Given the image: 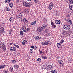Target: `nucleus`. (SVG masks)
Listing matches in <instances>:
<instances>
[{
	"mask_svg": "<svg viewBox=\"0 0 73 73\" xmlns=\"http://www.w3.org/2000/svg\"><path fill=\"white\" fill-rule=\"evenodd\" d=\"M16 61V60H12V62L13 63V62H15Z\"/></svg>",
	"mask_w": 73,
	"mask_h": 73,
	"instance_id": "obj_33",
	"label": "nucleus"
},
{
	"mask_svg": "<svg viewBox=\"0 0 73 73\" xmlns=\"http://www.w3.org/2000/svg\"><path fill=\"white\" fill-rule=\"evenodd\" d=\"M54 25V23H53V22H52L51 23V25L52 26H53Z\"/></svg>",
	"mask_w": 73,
	"mask_h": 73,
	"instance_id": "obj_48",
	"label": "nucleus"
},
{
	"mask_svg": "<svg viewBox=\"0 0 73 73\" xmlns=\"http://www.w3.org/2000/svg\"><path fill=\"white\" fill-rule=\"evenodd\" d=\"M42 58H44V59H46L47 58V57H46V56H43L42 57Z\"/></svg>",
	"mask_w": 73,
	"mask_h": 73,
	"instance_id": "obj_38",
	"label": "nucleus"
},
{
	"mask_svg": "<svg viewBox=\"0 0 73 73\" xmlns=\"http://www.w3.org/2000/svg\"><path fill=\"white\" fill-rule=\"evenodd\" d=\"M40 52L41 54H42V51H40Z\"/></svg>",
	"mask_w": 73,
	"mask_h": 73,
	"instance_id": "obj_51",
	"label": "nucleus"
},
{
	"mask_svg": "<svg viewBox=\"0 0 73 73\" xmlns=\"http://www.w3.org/2000/svg\"><path fill=\"white\" fill-rule=\"evenodd\" d=\"M62 34H64V33H62Z\"/></svg>",
	"mask_w": 73,
	"mask_h": 73,
	"instance_id": "obj_62",
	"label": "nucleus"
},
{
	"mask_svg": "<svg viewBox=\"0 0 73 73\" xmlns=\"http://www.w3.org/2000/svg\"><path fill=\"white\" fill-rule=\"evenodd\" d=\"M31 48L32 49H34V48H35V46H31Z\"/></svg>",
	"mask_w": 73,
	"mask_h": 73,
	"instance_id": "obj_42",
	"label": "nucleus"
},
{
	"mask_svg": "<svg viewBox=\"0 0 73 73\" xmlns=\"http://www.w3.org/2000/svg\"><path fill=\"white\" fill-rule=\"evenodd\" d=\"M52 8H53V3H51L49 4L48 8L50 10H51L52 9Z\"/></svg>",
	"mask_w": 73,
	"mask_h": 73,
	"instance_id": "obj_6",
	"label": "nucleus"
},
{
	"mask_svg": "<svg viewBox=\"0 0 73 73\" xmlns=\"http://www.w3.org/2000/svg\"><path fill=\"white\" fill-rule=\"evenodd\" d=\"M51 72H52V73H54V71L53 70H51Z\"/></svg>",
	"mask_w": 73,
	"mask_h": 73,
	"instance_id": "obj_52",
	"label": "nucleus"
},
{
	"mask_svg": "<svg viewBox=\"0 0 73 73\" xmlns=\"http://www.w3.org/2000/svg\"><path fill=\"white\" fill-rule=\"evenodd\" d=\"M60 43H61V44H62V43H63L64 42V40H62L60 42Z\"/></svg>",
	"mask_w": 73,
	"mask_h": 73,
	"instance_id": "obj_36",
	"label": "nucleus"
},
{
	"mask_svg": "<svg viewBox=\"0 0 73 73\" xmlns=\"http://www.w3.org/2000/svg\"><path fill=\"white\" fill-rule=\"evenodd\" d=\"M23 15H24V13H20L18 15H17V18H19H19H21L23 17Z\"/></svg>",
	"mask_w": 73,
	"mask_h": 73,
	"instance_id": "obj_4",
	"label": "nucleus"
},
{
	"mask_svg": "<svg viewBox=\"0 0 73 73\" xmlns=\"http://www.w3.org/2000/svg\"><path fill=\"white\" fill-rule=\"evenodd\" d=\"M27 31L28 32H29V31H30V29H29V28H27Z\"/></svg>",
	"mask_w": 73,
	"mask_h": 73,
	"instance_id": "obj_43",
	"label": "nucleus"
},
{
	"mask_svg": "<svg viewBox=\"0 0 73 73\" xmlns=\"http://www.w3.org/2000/svg\"><path fill=\"white\" fill-rule=\"evenodd\" d=\"M30 4L31 5H32V4H33V1H31V2H30Z\"/></svg>",
	"mask_w": 73,
	"mask_h": 73,
	"instance_id": "obj_41",
	"label": "nucleus"
},
{
	"mask_svg": "<svg viewBox=\"0 0 73 73\" xmlns=\"http://www.w3.org/2000/svg\"><path fill=\"white\" fill-rule=\"evenodd\" d=\"M9 6L11 8H13V3L12 2H10L9 3Z\"/></svg>",
	"mask_w": 73,
	"mask_h": 73,
	"instance_id": "obj_14",
	"label": "nucleus"
},
{
	"mask_svg": "<svg viewBox=\"0 0 73 73\" xmlns=\"http://www.w3.org/2000/svg\"><path fill=\"white\" fill-rule=\"evenodd\" d=\"M71 58H69V61H71Z\"/></svg>",
	"mask_w": 73,
	"mask_h": 73,
	"instance_id": "obj_53",
	"label": "nucleus"
},
{
	"mask_svg": "<svg viewBox=\"0 0 73 73\" xmlns=\"http://www.w3.org/2000/svg\"><path fill=\"white\" fill-rule=\"evenodd\" d=\"M4 29L3 27H1L0 29V33L1 34H3L4 33Z\"/></svg>",
	"mask_w": 73,
	"mask_h": 73,
	"instance_id": "obj_8",
	"label": "nucleus"
},
{
	"mask_svg": "<svg viewBox=\"0 0 73 73\" xmlns=\"http://www.w3.org/2000/svg\"><path fill=\"white\" fill-rule=\"evenodd\" d=\"M43 68H44V69H45L46 68L45 65H43Z\"/></svg>",
	"mask_w": 73,
	"mask_h": 73,
	"instance_id": "obj_50",
	"label": "nucleus"
},
{
	"mask_svg": "<svg viewBox=\"0 0 73 73\" xmlns=\"http://www.w3.org/2000/svg\"><path fill=\"white\" fill-rule=\"evenodd\" d=\"M53 28H56V25H54L52 26Z\"/></svg>",
	"mask_w": 73,
	"mask_h": 73,
	"instance_id": "obj_39",
	"label": "nucleus"
},
{
	"mask_svg": "<svg viewBox=\"0 0 73 73\" xmlns=\"http://www.w3.org/2000/svg\"><path fill=\"white\" fill-rule=\"evenodd\" d=\"M10 1H11V0H6L5 1V3H8Z\"/></svg>",
	"mask_w": 73,
	"mask_h": 73,
	"instance_id": "obj_21",
	"label": "nucleus"
},
{
	"mask_svg": "<svg viewBox=\"0 0 73 73\" xmlns=\"http://www.w3.org/2000/svg\"><path fill=\"white\" fill-rule=\"evenodd\" d=\"M13 68L12 67H11L10 68V72H12L13 70Z\"/></svg>",
	"mask_w": 73,
	"mask_h": 73,
	"instance_id": "obj_17",
	"label": "nucleus"
},
{
	"mask_svg": "<svg viewBox=\"0 0 73 73\" xmlns=\"http://www.w3.org/2000/svg\"><path fill=\"white\" fill-rule=\"evenodd\" d=\"M30 25H31V26H30L31 27H32V25H32V24H30Z\"/></svg>",
	"mask_w": 73,
	"mask_h": 73,
	"instance_id": "obj_54",
	"label": "nucleus"
},
{
	"mask_svg": "<svg viewBox=\"0 0 73 73\" xmlns=\"http://www.w3.org/2000/svg\"><path fill=\"white\" fill-rule=\"evenodd\" d=\"M58 62L60 64V65H61H61H62L64 63L62 61L60 60H58Z\"/></svg>",
	"mask_w": 73,
	"mask_h": 73,
	"instance_id": "obj_11",
	"label": "nucleus"
},
{
	"mask_svg": "<svg viewBox=\"0 0 73 73\" xmlns=\"http://www.w3.org/2000/svg\"><path fill=\"white\" fill-rule=\"evenodd\" d=\"M6 10L7 11H9V8L8 7H6L5 8Z\"/></svg>",
	"mask_w": 73,
	"mask_h": 73,
	"instance_id": "obj_23",
	"label": "nucleus"
},
{
	"mask_svg": "<svg viewBox=\"0 0 73 73\" xmlns=\"http://www.w3.org/2000/svg\"><path fill=\"white\" fill-rule=\"evenodd\" d=\"M36 40H40V39L41 38V37H40V36H37L36 37Z\"/></svg>",
	"mask_w": 73,
	"mask_h": 73,
	"instance_id": "obj_25",
	"label": "nucleus"
},
{
	"mask_svg": "<svg viewBox=\"0 0 73 73\" xmlns=\"http://www.w3.org/2000/svg\"><path fill=\"white\" fill-rule=\"evenodd\" d=\"M30 53H33V50L32 49H31L30 50Z\"/></svg>",
	"mask_w": 73,
	"mask_h": 73,
	"instance_id": "obj_32",
	"label": "nucleus"
},
{
	"mask_svg": "<svg viewBox=\"0 0 73 73\" xmlns=\"http://www.w3.org/2000/svg\"><path fill=\"white\" fill-rule=\"evenodd\" d=\"M13 44V43H11L10 44V45H12Z\"/></svg>",
	"mask_w": 73,
	"mask_h": 73,
	"instance_id": "obj_56",
	"label": "nucleus"
},
{
	"mask_svg": "<svg viewBox=\"0 0 73 73\" xmlns=\"http://www.w3.org/2000/svg\"><path fill=\"white\" fill-rule=\"evenodd\" d=\"M46 25H45L44 24L42 25V27H41L42 29H44V28H46Z\"/></svg>",
	"mask_w": 73,
	"mask_h": 73,
	"instance_id": "obj_18",
	"label": "nucleus"
},
{
	"mask_svg": "<svg viewBox=\"0 0 73 73\" xmlns=\"http://www.w3.org/2000/svg\"><path fill=\"white\" fill-rule=\"evenodd\" d=\"M24 35V33L23 32V31H20V35L21 36H23Z\"/></svg>",
	"mask_w": 73,
	"mask_h": 73,
	"instance_id": "obj_26",
	"label": "nucleus"
},
{
	"mask_svg": "<svg viewBox=\"0 0 73 73\" xmlns=\"http://www.w3.org/2000/svg\"><path fill=\"white\" fill-rule=\"evenodd\" d=\"M57 73V72H55V71H54V72L53 73Z\"/></svg>",
	"mask_w": 73,
	"mask_h": 73,
	"instance_id": "obj_59",
	"label": "nucleus"
},
{
	"mask_svg": "<svg viewBox=\"0 0 73 73\" xmlns=\"http://www.w3.org/2000/svg\"><path fill=\"white\" fill-rule=\"evenodd\" d=\"M23 32H26V31H27V29H23Z\"/></svg>",
	"mask_w": 73,
	"mask_h": 73,
	"instance_id": "obj_35",
	"label": "nucleus"
},
{
	"mask_svg": "<svg viewBox=\"0 0 73 73\" xmlns=\"http://www.w3.org/2000/svg\"><path fill=\"white\" fill-rule=\"evenodd\" d=\"M68 21L70 22V23H72V21L69 19H68Z\"/></svg>",
	"mask_w": 73,
	"mask_h": 73,
	"instance_id": "obj_44",
	"label": "nucleus"
},
{
	"mask_svg": "<svg viewBox=\"0 0 73 73\" xmlns=\"http://www.w3.org/2000/svg\"><path fill=\"white\" fill-rule=\"evenodd\" d=\"M69 3L70 4H73V0H69Z\"/></svg>",
	"mask_w": 73,
	"mask_h": 73,
	"instance_id": "obj_19",
	"label": "nucleus"
},
{
	"mask_svg": "<svg viewBox=\"0 0 73 73\" xmlns=\"http://www.w3.org/2000/svg\"><path fill=\"white\" fill-rule=\"evenodd\" d=\"M5 43L3 42H2L0 43V48L3 49V51L4 52L6 51V47L5 46Z\"/></svg>",
	"mask_w": 73,
	"mask_h": 73,
	"instance_id": "obj_1",
	"label": "nucleus"
},
{
	"mask_svg": "<svg viewBox=\"0 0 73 73\" xmlns=\"http://www.w3.org/2000/svg\"><path fill=\"white\" fill-rule=\"evenodd\" d=\"M58 58H59L58 56H57V59H58Z\"/></svg>",
	"mask_w": 73,
	"mask_h": 73,
	"instance_id": "obj_57",
	"label": "nucleus"
},
{
	"mask_svg": "<svg viewBox=\"0 0 73 73\" xmlns=\"http://www.w3.org/2000/svg\"><path fill=\"white\" fill-rule=\"evenodd\" d=\"M70 15L69 14H67L66 17H70Z\"/></svg>",
	"mask_w": 73,
	"mask_h": 73,
	"instance_id": "obj_37",
	"label": "nucleus"
},
{
	"mask_svg": "<svg viewBox=\"0 0 73 73\" xmlns=\"http://www.w3.org/2000/svg\"><path fill=\"white\" fill-rule=\"evenodd\" d=\"M24 19H25V20H26V19L25 18Z\"/></svg>",
	"mask_w": 73,
	"mask_h": 73,
	"instance_id": "obj_60",
	"label": "nucleus"
},
{
	"mask_svg": "<svg viewBox=\"0 0 73 73\" xmlns=\"http://www.w3.org/2000/svg\"><path fill=\"white\" fill-rule=\"evenodd\" d=\"M4 73H8V71L5 70L3 72Z\"/></svg>",
	"mask_w": 73,
	"mask_h": 73,
	"instance_id": "obj_45",
	"label": "nucleus"
},
{
	"mask_svg": "<svg viewBox=\"0 0 73 73\" xmlns=\"http://www.w3.org/2000/svg\"><path fill=\"white\" fill-rule=\"evenodd\" d=\"M22 29H27V28H26V27L25 26H23Z\"/></svg>",
	"mask_w": 73,
	"mask_h": 73,
	"instance_id": "obj_40",
	"label": "nucleus"
},
{
	"mask_svg": "<svg viewBox=\"0 0 73 73\" xmlns=\"http://www.w3.org/2000/svg\"><path fill=\"white\" fill-rule=\"evenodd\" d=\"M47 67V69H49V70H52V68H53V66L50 65H48Z\"/></svg>",
	"mask_w": 73,
	"mask_h": 73,
	"instance_id": "obj_9",
	"label": "nucleus"
},
{
	"mask_svg": "<svg viewBox=\"0 0 73 73\" xmlns=\"http://www.w3.org/2000/svg\"><path fill=\"white\" fill-rule=\"evenodd\" d=\"M1 35H2V34H0V36Z\"/></svg>",
	"mask_w": 73,
	"mask_h": 73,
	"instance_id": "obj_61",
	"label": "nucleus"
},
{
	"mask_svg": "<svg viewBox=\"0 0 73 73\" xmlns=\"http://www.w3.org/2000/svg\"><path fill=\"white\" fill-rule=\"evenodd\" d=\"M27 20H25V21H24V23H25V24L26 23V21Z\"/></svg>",
	"mask_w": 73,
	"mask_h": 73,
	"instance_id": "obj_55",
	"label": "nucleus"
},
{
	"mask_svg": "<svg viewBox=\"0 0 73 73\" xmlns=\"http://www.w3.org/2000/svg\"><path fill=\"white\" fill-rule=\"evenodd\" d=\"M13 44L14 46L17 47V48H19V46L18 45H17L16 44Z\"/></svg>",
	"mask_w": 73,
	"mask_h": 73,
	"instance_id": "obj_28",
	"label": "nucleus"
},
{
	"mask_svg": "<svg viewBox=\"0 0 73 73\" xmlns=\"http://www.w3.org/2000/svg\"><path fill=\"white\" fill-rule=\"evenodd\" d=\"M57 46L58 47L60 48V46H61V44L60 43H57Z\"/></svg>",
	"mask_w": 73,
	"mask_h": 73,
	"instance_id": "obj_22",
	"label": "nucleus"
},
{
	"mask_svg": "<svg viewBox=\"0 0 73 73\" xmlns=\"http://www.w3.org/2000/svg\"><path fill=\"white\" fill-rule=\"evenodd\" d=\"M16 50V48H15V47H11L10 49V50H11V51H15Z\"/></svg>",
	"mask_w": 73,
	"mask_h": 73,
	"instance_id": "obj_13",
	"label": "nucleus"
},
{
	"mask_svg": "<svg viewBox=\"0 0 73 73\" xmlns=\"http://www.w3.org/2000/svg\"><path fill=\"white\" fill-rule=\"evenodd\" d=\"M37 61L39 62H41V60L40 58H38Z\"/></svg>",
	"mask_w": 73,
	"mask_h": 73,
	"instance_id": "obj_29",
	"label": "nucleus"
},
{
	"mask_svg": "<svg viewBox=\"0 0 73 73\" xmlns=\"http://www.w3.org/2000/svg\"><path fill=\"white\" fill-rule=\"evenodd\" d=\"M26 23H25V24H26V25H27V26H28V24H29L28 21L26 20Z\"/></svg>",
	"mask_w": 73,
	"mask_h": 73,
	"instance_id": "obj_27",
	"label": "nucleus"
},
{
	"mask_svg": "<svg viewBox=\"0 0 73 73\" xmlns=\"http://www.w3.org/2000/svg\"><path fill=\"white\" fill-rule=\"evenodd\" d=\"M23 4L24 6H25V7H27V8H29V7H30V5L29 4V3L25 2H23Z\"/></svg>",
	"mask_w": 73,
	"mask_h": 73,
	"instance_id": "obj_3",
	"label": "nucleus"
},
{
	"mask_svg": "<svg viewBox=\"0 0 73 73\" xmlns=\"http://www.w3.org/2000/svg\"><path fill=\"white\" fill-rule=\"evenodd\" d=\"M63 28L65 29V30L68 31L70 28V26L69 25H65L64 26Z\"/></svg>",
	"mask_w": 73,
	"mask_h": 73,
	"instance_id": "obj_2",
	"label": "nucleus"
},
{
	"mask_svg": "<svg viewBox=\"0 0 73 73\" xmlns=\"http://www.w3.org/2000/svg\"><path fill=\"white\" fill-rule=\"evenodd\" d=\"M36 22L35 21L32 22V25H35V24H36Z\"/></svg>",
	"mask_w": 73,
	"mask_h": 73,
	"instance_id": "obj_30",
	"label": "nucleus"
},
{
	"mask_svg": "<svg viewBox=\"0 0 73 73\" xmlns=\"http://www.w3.org/2000/svg\"><path fill=\"white\" fill-rule=\"evenodd\" d=\"M28 1H31V0H27Z\"/></svg>",
	"mask_w": 73,
	"mask_h": 73,
	"instance_id": "obj_58",
	"label": "nucleus"
},
{
	"mask_svg": "<svg viewBox=\"0 0 73 73\" xmlns=\"http://www.w3.org/2000/svg\"><path fill=\"white\" fill-rule=\"evenodd\" d=\"M14 68L17 69V68H18L19 67V66L18 65H14Z\"/></svg>",
	"mask_w": 73,
	"mask_h": 73,
	"instance_id": "obj_16",
	"label": "nucleus"
},
{
	"mask_svg": "<svg viewBox=\"0 0 73 73\" xmlns=\"http://www.w3.org/2000/svg\"><path fill=\"white\" fill-rule=\"evenodd\" d=\"M47 35L48 36H50V34L49 33H47Z\"/></svg>",
	"mask_w": 73,
	"mask_h": 73,
	"instance_id": "obj_49",
	"label": "nucleus"
},
{
	"mask_svg": "<svg viewBox=\"0 0 73 73\" xmlns=\"http://www.w3.org/2000/svg\"><path fill=\"white\" fill-rule=\"evenodd\" d=\"M37 32L38 33H40V32H41L42 31V29L41 28V27H38L37 28Z\"/></svg>",
	"mask_w": 73,
	"mask_h": 73,
	"instance_id": "obj_7",
	"label": "nucleus"
},
{
	"mask_svg": "<svg viewBox=\"0 0 73 73\" xmlns=\"http://www.w3.org/2000/svg\"><path fill=\"white\" fill-rule=\"evenodd\" d=\"M42 45H50V42H43L41 43Z\"/></svg>",
	"mask_w": 73,
	"mask_h": 73,
	"instance_id": "obj_5",
	"label": "nucleus"
},
{
	"mask_svg": "<svg viewBox=\"0 0 73 73\" xmlns=\"http://www.w3.org/2000/svg\"><path fill=\"white\" fill-rule=\"evenodd\" d=\"M25 12L26 13H28L29 12V10H28V9H25Z\"/></svg>",
	"mask_w": 73,
	"mask_h": 73,
	"instance_id": "obj_24",
	"label": "nucleus"
},
{
	"mask_svg": "<svg viewBox=\"0 0 73 73\" xmlns=\"http://www.w3.org/2000/svg\"><path fill=\"white\" fill-rule=\"evenodd\" d=\"M55 23L56 24H60V23H61V21L60 20H56L55 21Z\"/></svg>",
	"mask_w": 73,
	"mask_h": 73,
	"instance_id": "obj_10",
	"label": "nucleus"
},
{
	"mask_svg": "<svg viewBox=\"0 0 73 73\" xmlns=\"http://www.w3.org/2000/svg\"><path fill=\"white\" fill-rule=\"evenodd\" d=\"M27 41V40H24L22 42L23 45H25V42H26Z\"/></svg>",
	"mask_w": 73,
	"mask_h": 73,
	"instance_id": "obj_20",
	"label": "nucleus"
},
{
	"mask_svg": "<svg viewBox=\"0 0 73 73\" xmlns=\"http://www.w3.org/2000/svg\"><path fill=\"white\" fill-rule=\"evenodd\" d=\"M11 32H12V30H10L9 31V34H11Z\"/></svg>",
	"mask_w": 73,
	"mask_h": 73,
	"instance_id": "obj_46",
	"label": "nucleus"
},
{
	"mask_svg": "<svg viewBox=\"0 0 73 73\" xmlns=\"http://www.w3.org/2000/svg\"><path fill=\"white\" fill-rule=\"evenodd\" d=\"M6 66V65H1L0 66V69H2L3 68H4Z\"/></svg>",
	"mask_w": 73,
	"mask_h": 73,
	"instance_id": "obj_12",
	"label": "nucleus"
},
{
	"mask_svg": "<svg viewBox=\"0 0 73 73\" xmlns=\"http://www.w3.org/2000/svg\"><path fill=\"white\" fill-rule=\"evenodd\" d=\"M43 21L44 23H46V20L45 19H43Z\"/></svg>",
	"mask_w": 73,
	"mask_h": 73,
	"instance_id": "obj_31",
	"label": "nucleus"
},
{
	"mask_svg": "<svg viewBox=\"0 0 73 73\" xmlns=\"http://www.w3.org/2000/svg\"><path fill=\"white\" fill-rule=\"evenodd\" d=\"M37 47H36V46H34V49H35V50H36L37 49Z\"/></svg>",
	"mask_w": 73,
	"mask_h": 73,
	"instance_id": "obj_47",
	"label": "nucleus"
},
{
	"mask_svg": "<svg viewBox=\"0 0 73 73\" xmlns=\"http://www.w3.org/2000/svg\"><path fill=\"white\" fill-rule=\"evenodd\" d=\"M10 22H11V23H13V21H14V20H13V18L11 17V18L9 19Z\"/></svg>",
	"mask_w": 73,
	"mask_h": 73,
	"instance_id": "obj_15",
	"label": "nucleus"
},
{
	"mask_svg": "<svg viewBox=\"0 0 73 73\" xmlns=\"http://www.w3.org/2000/svg\"><path fill=\"white\" fill-rule=\"evenodd\" d=\"M34 1L35 3H37L38 2V0H33Z\"/></svg>",
	"mask_w": 73,
	"mask_h": 73,
	"instance_id": "obj_34",
	"label": "nucleus"
}]
</instances>
